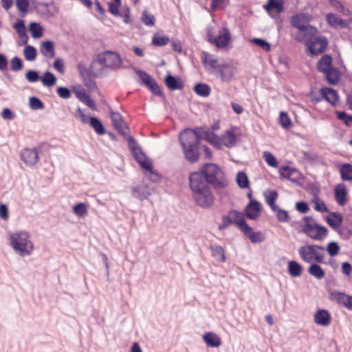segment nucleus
I'll return each instance as SVG.
<instances>
[{
    "label": "nucleus",
    "instance_id": "nucleus-1",
    "mask_svg": "<svg viewBox=\"0 0 352 352\" xmlns=\"http://www.w3.org/2000/svg\"><path fill=\"white\" fill-rule=\"evenodd\" d=\"M189 185L192 199L197 206L208 209L214 205V195L212 188L201 174L191 173Z\"/></svg>",
    "mask_w": 352,
    "mask_h": 352
},
{
    "label": "nucleus",
    "instance_id": "nucleus-2",
    "mask_svg": "<svg viewBox=\"0 0 352 352\" xmlns=\"http://www.w3.org/2000/svg\"><path fill=\"white\" fill-rule=\"evenodd\" d=\"M201 137L192 129L183 131L179 137L184 156L191 163L197 162L199 158V144Z\"/></svg>",
    "mask_w": 352,
    "mask_h": 352
},
{
    "label": "nucleus",
    "instance_id": "nucleus-3",
    "mask_svg": "<svg viewBox=\"0 0 352 352\" xmlns=\"http://www.w3.org/2000/svg\"><path fill=\"white\" fill-rule=\"evenodd\" d=\"M192 173L201 174L209 185H212L216 188H223L228 184L222 169L213 163L206 164L203 165L199 171Z\"/></svg>",
    "mask_w": 352,
    "mask_h": 352
},
{
    "label": "nucleus",
    "instance_id": "nucleus-4",
    "mask_svg": "<svg viewBox=\"0 0 352 352\" xmlns=\"http://www.w3.org/2000/svg\"><path fill=\"white\" fill-rule=\"evenodd\" d=\"M10 245L22 256L30 255L34 249V245L30 240V234L26 231H16L9 234Z\"/></svg>",
    "mask_w": 352,
    "mask_h": 352
},
{
    "label": "nucleus",
    "instance_id": "nucleus-5",
    "mask_svg": "<svg viewBox=\"0 0 352 352\" xmlns=\"http://www.w3.org/2000/svg\"><path fill=\"white\" fill-rule=\"evenodd\" d=\"M302 221V232L308 237L318 241H322L327 238L329 233L327 228L318 224L312 217H304Z\"/></svg>",
    "mask_w": 352,
    "mask_h": 352
},
{
    "label": "nucleus",
    "instance_id": "nucleus-6",
    "mask_svg": "<svg viewBox=\"0 0 352 352\" xmlns=\"http://www.w3.org/2000/svg\"><path fill=\"white\" fill-rule=\"evenodd\" d=\"M300 258L307 263H322L325 256L324 247L318 245H305L298 248Z\"/></svg>",
    "mask_w": 352,
    "mask_h": 352
},
{
    "label": "nucleus",
    "instance_id": "nucleus-7",
    "mask_svg": "<svg viewBox=\"0 0 352 352\" xmlns=\"http://www.w3.org/2000/svg\"><path fill=\"white\" fill-rule=\"evenodd\" d=\"M122 58L116 52L105 51L98 56L95 65H99L102 67L116 70L120 68Z\"/></svg>",
    "mask_w": 352,
    "mask_h": 352
},
{
    "label": "nucleus",
    "instance_id": "nucleus-8",
    "mask_svg": "<svg viewBox=\"0 0 352 352\" xmlns=\"http://www.w3.org/2000/svg\"><path fill=\"white\" fill-rule=\"evenodd\" d=\"M127 140L130 150L131 151L135 160L142 168L152 173L151 161L146 158L135 140L132 137H129Z\"/></svg>",
    "mask_w": 352,
    "mask_h": 352
},
{
    "label": "nucleus",
    "instance_id": "nucleus-9",
    "mask_svg": "<svg viewBox=\"0 0 352 352\" xmlns=\"http://www.w3.org/2000/svg\"><path fill=\"white\" fill-rule=\"evenodd\" d=\"M208 41L217 47H226L230 41V32L228 28L221 29L217 37H214L210 31L208 32Z\"/></svg>",
    "mask_w": 352,
    "mask_h": 352
},
{
    "label": "nucleus",
    "instance_id": "nucleus-10",
    "mask_svg": "<svg viewBox=\"0 0 352 352\" xmlns=\"http://www.w3.org/2000/svg\"><path fill=\"white\" fill-rule=\"evenodd\" d=\"M135 72L141 80L142 83L146 86L151 91L157 96L162 95L160 85L148 73L140 69L136 70Z\"/></svg>",
    "mask_w": 352,
    "mask_h": 352
},
{
    "label": "nucleus",
    "instance_id": "nucleus-11",
    "mask_svg": "<svg viewBox=\"0 0 352 352\" xmlns=\"http://www.w3.org/2000/svg\"><path fill=\"white\" fill-rule=\"evenodd\" d=\"M317 29L313 25H309L300 30L296 33V40L299 43H304L307 45L316 36Z\"/></svg>",
    "mask_w": 352,
    "mask_h": 352
},
{
    "label": "nucleus",
    "instance_id": "nucleus-12",
    "mask_svg": "<svg viewBox=\"0 0 352 352\" xmlns=\"http://www.w3.org/2000/svg\"><path fill=\"white\" fill-rule=\"evenodd\" d=\"M328 41L326 37L320 36L314 38L308 45L309 52L313 55L322 53L327 48Z\"/></svg>",
    "mask_w": 352,
    "mask_h": 352
},
{
    "label": "nucleus",
    "instance_id": "nucleus-13",
    "mask_svg": "<svg viewBox=\"0 0 352 352\" xmlns=\"http://www.w3.org/2000/svg\"><path fill=\"white\" fill-rule=\"evenodd\" d=\"M111 118L113 125L118 131L128 139L129 137L128 135L129 129L124 122L121 115L117 112H112L111 113Z\"/></svg>",
    "mask_w": 352,
    "mask_h": 352
},
{
    "label": "nucleus",
    "instance_id": "nucleus-14",
    "mask_svg": "<svg viewBox=\"0 0 352 352\" xmlns=\"http://www.w3.org/2000/svg\"><path fill=\"white\" fill-rule=\"evenodd\" d=\"M261 204L258 201L251 200L245 207V215L248 219L255 220L261 215Z\"/></svg>",
    "mask_w": 352,
    "mask_h": 352
},
{
    "label": "nucleus",
    "instance_id": "nucleus-15",
    "mask_svg": "<svg viewBox=\"0 0 352 352\" xmlns=\"http://www.w3.org/2000/svg\"><path fill=\"white\" fill-rule=\"evenodd\" d=\"M330 298L337 303L352 310V296H347L344 293L333 292L330 294Z\"/></svg>",
    "mask_w": 352,
    "mask_h": 352
},
{
    "label": "nucleus",
    "instance_id": "nucleus-16",
    "mask_svg": "<svg viewBox=\"0 0 352 352\" xmlns=\"http://www.w3.org/2000/svg\"><path fill=\"white\" fill-rule=\"evenodd\" d=\"M21 160L28 166H33L38 161V155L36 148H24L21 153Z\"/></svg>",
    "mask_w": 352,
    "mask_h": 352
},
{
    "label": "nucleus",
    "instance_id": "nucleus-17",
    "mask_svg": "<svg viewBox=\"0 0 352 352\" xmlns=\"http://www.w3.org/2000/svg\"><path fill=\"white\" fill-rule=\"evenodd\" d=\"M326 19L328 23L335 28H349L350 27L351 23H352V19H349L348 20H343L332 13L327 14Z\"/></svg>",
    "mask_w": 352,
    "mask_h": 352
},
{
    "label": "nucleus",
    "instance_id": "nucleus-18",
    "mask_svg": "<svg viewBox=\"0 0 352 352\" xmlns=\"http://www.w3.org/2000/svg\"><path fill=\"white\" fill-rule=\"evenodd\" d=\"M279 173L282 178L288 179L293 183L298 182L300 179V173L296 168L290 166L280 168Z\"/></svg>",
    "mask_w": 352,
    "mask_h": 352
},
{
    "label": "nucleus",
    "instance_id": "nucleus-19",
    "mask_svg": "<svg viewBox=\"0 0 352 352\" xmlns=\"http://www.w3.org/2000/svg\"><path fill=\"white\" fill-rule=\"evenodd\" d=\"M132 191L133 197L139 199L140 200H144L151 195L152 189L149 188L147 184L143 182L133 187Z\"/></svg>",
    "mask_w": 352,
    "mask_h": 352
},
{
    "label": "nucleus",
    "instance_id": "nucleus-20",
    "mask_svg": "<svg viewBox=\"0 0 352 352\" xmlns=\"http://www.w3.org/2000/svg\"><path fill=\"white\" fill-rule=\"evenodd\" d=\"M309 17L305 14H298L293 16L291 19L292 25L298 30H302L305 27L310 25L309 24Z\"/></svg>",
    "mask_w": 352,
    "mask_h": 352
},
{
    "label": "nucleus",
    "instance_id": "nucleus-21",
    "mask_svg": "<svg viewBox=\"0 0 352 352\" xmlns=\"http://www.w3.org/2000/svg\"><path fill=\"white\" fill-rule=\"evenodd\" d=\"M230 212L233 223L241 231L250 229V226L246 223L244 214L242 212L236 210H231Z\"/></svg>",
    "mask_w": 352,
    "mask_h": 352
},
{
    "label": "nucleus",
    "instance_id": "nucleus-22",
    "mask_svg": "<svg viewBox=\"0 0 352 352\" xmlns=\"http://www.w3.org/2000/svg\"><path fill=\"white\" fill-rule=\"evenodd\" d=\"M314 321L321 326H327L331 322V315L325 309H319L314 316Z\"/></svg>",
    "mask_w": 352,
    "mask_h": 352
},
{
    "label": "nucleus",
    "instance_id": "nucleus-23",
    "mask_svg": "<svg viewBox=\"0 0 352 352\" xmlns=\"http://www.w3.org/2000/svg\"><path fill=\"white\" fill-rule=\"evenodd\" d=\"M335 199L340 206L346 204V189L344 184H338L334 189Z\"/></svg>",
    "mask_w": 352,
    "mask_h": 352
},
{
    "label": "nucleus",
    "instance_id": "nucleus-24",
    "mask_svg": "<svg viewBox=\"0 0 352 352\" xmlns=\"http://www.w3.org/2000/svg\"><path fill=\"white\" fill-rule=\"evenodd\" d=\"M326 221L330 227L334 230H337L342 223L343 217L340 213L331 212L326 217Z\"/></svg>",
    "mask_w": 352,
    "mask_h": 352
},
{
    "label": "nucleus",
    "instance_id": "nucleus-25",
    "mask_svg": "<svg viewBox=\"0 0 352 352\" xmlns=\"http://www.w3.org/2000/svg\"><path fill=\"white\" fill-rule=\"evenodd\" d=\"M332 67V58L327 54L323 55L317 64V69L322 74L327 72Z\"/></svg>",
    "mask_w": 352,
    "mask_h": 352
},
{
    "label": "nucleus",
    "instance_id": "nucleus-26",
    "mask_svg": "<svg viewBox=\"0 0 352 352\" xmlns=\"http://www.w3.org/2000/svg\"><path fill=\"white\" fill-rule=\"evenodd\" d=\"M203 339L209 347H218L221 344L220 337L213 332L205 333Z\"/></svg>",
    "mask_w": 352,
    "mask_h": 352
},
{
    "label": "nucleus",
    "instance_id": "nucleus-27",
    "mask_svg": "<svg viewBox=\"0 0 352 352\" xmlns=\"http://www.w3.org/2000/svg\"><path fill=\"white\" fill-rule=\"evenodd\" d=\"M320 94L323 98L332 104H335L338 100L336 91L332 88H322L320 89Z\"/></svg>",
    "mask_w": 352,
    "mask_h": 352
},
{
    "label": "nucleus",
    "instance_id": "nucleus-28",
    "mask_svg": "<svg viewBox=\"0 0 352 352\" xmlns=\"http://www.w3.org/2000/svg\"><path fill=\"white\" fill-rule=\"evenodd\" d=\"M202 62L208 69H217L221 66L217 58L205 52L202 54Z\"/></svg>",
    "mask_w": 352,
    "mask_h": 352
},
{
    "label": "nucleus",
    "instance_id": "nucleus-29",
    "mask_svg": "<svg viewBox=\"0 0 352 352\" xmlns=\"http://www.w3.org/2000/svg\"><path fill=\"white\" fill-rule=\"evenodd\" d=\"M166 86L170 90H180L183 88L184 84L182 80L179 78L175 77L168 74L165 78Z\"/></svg>",
    "mask_w": 352,
    "mask_h": 352
},
{
    "label": "nucleus",
    "instance_id": "nucleus-30",
    "mask_svg": "<svg viewBox=\"0 0 352 352\" xmlns=\"http://www.w3.org/2000/svg\"><path fill=\"white\" fill-rule=\"evenodd\" d=\"M324 79L330 85H336L340 79V72L338 68L332 67L324 74Z\"/></svg>",
    "mask_w": 352,
    "mask_h": 352
},
{
    "label": "nucleus",
    "instance_id": "nucleus-31",
    "mask_svg": "<svg viewBox=\"0 0 352 352\" xmlns=\"http://www.w3.org/2000/svg\"><path fill=\"white\" fill-rule=\"evenodd\" d=\"M41 53L45 57L52 58L55 56L54 43L51 41L43 42L41 45Z\"/></svg>",
    "mask_w": 352,
    "mask_h": 352
},
{
    "label": "nucleus",
    "instance_id": "nucleus-32",
    "mask_svg": "<svg viewBox=\"0 0 352 352\" xmlns=\"http://www.w3.org/2000/svg\"><path fill=\"white\" fill-rule=\"evenodd\" d=\"M76 97L84 104L89 107L92 109H96V106L95 102L91 99L89 95L86 93L85 89H80L76 91Z\"/></svg>",
    "mask_w": 352,
    "mask_h": 352
},
{
    "label": "nucleus",
    "instance_id": "nucleus-33",
    "mask_svg": "<svg viewBox=\"0 0 352 352\" xmlns=\"http://www.w3.org/2000/svg\"><path fill=\"white\" fill-rule=\"evenodd\" d=\"M14 28L17 32L19 36L22 41L21 45H25L27 43L28 40V36L26 34L25 27L24 21L21 19L19 20L14 25Z\"/></svg>",
    "mask_w": 352,
    "mask_h": 352
},
{
    "label": "nucleus",
    "instance_id": "nucleus-34",
    "mask_svg": "<svg viewBox=\"0 0 352 352\" xmlns=\"http://www.w3.org/2000/svg\"><path fill=\"white\" fill-rule=\"evenodd\" d=\"M310 264L307 269L308 273L318 280L324 278L325 275L324 271L318 263H313Z\"/></svg>",
    "mask_w": 352,
    "mask_h": 352
},
{
    "label": "nucleus",
    "instance_id": "nucleus-35",
    "mask_svg": "<svg viewBox=\"0 0 352 352\" xmlns=\"http://www.w3.org/2000/svg\"><path fill=\"white\" fill-rule=\"evenodd\" d=\"M236 141V137L232 131H227L221 137V142L228 148L233 147Z\"/></svg>",
    "mask_w": 352,
    "mask_h": 352
},
{
    "label": "nucleus",
    "instance_id": "nucleus-36",
    "mask_svg": "<svg viewBox=\"0 0 352 352\" xmlns=\"http://www.w3.org/2000/svg\"><path fill=\"white\" fill-rule=\"evenodd\" d=\"M263 195L265 199L266 203L270 206L271 209H276L277 206L275 204L278 199V193L275 190L265 191Z\"/></svg>",
    "mask_w": 352,
    "mask_h": 352
},
{
    "label": "nucleus",
    "instance_id": "nucleus-37",
    "mask_svg": "<svg viewBox=\"0 0 352 352\" xmlns=\"http://www.w3.org/2000/svg\"><path fill=\"white\" fill-rule=\"evenodd\" d=\"M302 267L295 261H290L288 263V272L292 277H298L301 275Z\"/></svg>",
    "mask_w": 352,
    "mask_h": 352
},
{
    "label": "nucleus",
    "instance_id": "nucleus-38",
    "mask_svg": "<svg viewBox=\"0 0 352 352\" xmlns=\"http://www.w3.org/2000/svg\"><path fill=\"white\" fill-rule=\"evenodd\" d=\"M243 232L249 238L252 243L262 242L264 240L263 235L259 232H253L250 226L248 230H243Z\"/></svg>",
    "mask_w": 352,
    "mask_h": 352
},
{
    "label": "nucleus",
    "instance_id": "nucleus-39",
    "mask_svg": "<svg viewBox=\"0 0 352 352\" xmlns=\"http://www.w3.org/2000/svg\"><path fill=\"white\" fill-rule=\"evenodd\" d=\"M89 124L98 135H104L105 133V129L98 118L90 117Z\"/></svg>",
    "mask_w": 352,
    "mask_h": 352
},
{
    "label": "nucleus",
    "instance_id": "nucleus-40",
    "mask_svg": "<svg viewBox=\"0 0 352 352\" xmlns=\"http://www.w3.org/2000/svg\"><path fill=\"white\" fill-rule=\"evenodd\" d=\"M340 171L342 180H352V164L348 163L342 164L340 167Z\"/></svg>",
    "mask_w": 352,
    "mask_h": 352
},
{
    "label": "nucleus",
    "instance_id": "nucleus-41",
    "mask_svg": "<svg viewBox=\"0 0 352 352\" xmlns=\"http://www.w3.org/2000/svg\"><path fill=\"white\" fill-rule=\"evenodd\" d=\"M43 85L47 87H52L56 83L57 78L54 74L50 72H46L43 76L40 78Z\"/></svg>",
    "mask_w": 352,
    "mask_h": 352
},
{
    "label": "nucleus",
    "instance_id": "nucleus-42",
    "mask_svg": "<svg viewBox=\"0 0 352 352\" xmlns=\"http://www.w3.org/2000/svg\"><path fill=\"white\" fill-rule=\"evenodd\" d=\"M264 8L270 12L272 10H276L278 12L283 11L282 0H268L267 3L264 6Z\"/></svg>",
    "mask_w": 352,
    "mask_h": 352
},
{
    "label": "nucleus",
    "instance_id": "nucleus-43",
    "mask_svg": "<svg viewBox=\"0 0 352 352\" xmlns=\"http://www.w3.org/2000/svg\"><path fill=\"white\" fill-rule=\"evenodd\" d=\"M210 250L212 256L217 258V260L219 261L224 262L226 261V256L224 254L223 249L217 245H214L210 246Z\"/></svg>",
    "mask_w": 352,
    "mask_h": 352
},
{
    "label": "nucleus",
    "instance_id": "nucleus-44",
    "mask_svg": "<svg viewBox=\"0 0 352 352\" xmlns=\"http://www.w3.org/2000/svg\"><path fill=\"white\" fill-rule=\"evenodd\" d=\"M195 92L202 97L209 96L210 93V87L204 83H198L194 87Z\"/></svg>",
    "mask_w": 352,
    "mask_h": 352
},
{
    "label": "nucleus",
    "instance_id": "nucleus-45",
    "mask_svg": "<svg viewBox=\"0 0 352 352\" xmlns=\"http://www.w3.org/2000/svg\"><path fill=\"white\" fill-rule=\"evenodd\" d=\"M74 213L78 217H83L88 213V206L84 203H79L73 207Z\"/></svg>",
    "mask_w": 352,
    "mask_h": 352
},
{
    "label": "nucleus",
    "instance_id": "nucleus-46",
    "mask_svg": "<svg viewBox=\"0 0 352 352\" xmlns=\"http://www.w3.org/2000/svg\"><path fill=\"white\" fill-rule=\"evenodd\" d=\"M29 30L33 38H38L43 36V28L38 23H30Z\"/></svg>",
    "mask_w": 352,
    "mask_h": 352
},
{
    "label": "nucleus",
    "instance_id": "nucleus-47",
    "mask_svg": "<svg viewBox=\"0 0 352 352\" xmlns=\"http://www.w3.org/2000/svg\"><path fill=\"white\" fill-rule=\"evenodd\" d=\"M23 54L28 61H33L36 57V50L34 47L27 45L23 50Z\"/></svg>",
    "mask_w": 352,
    "mask_h": 352
},
{
    "label": "nucleus",
    "instance_id": "nucleus-48",
    "mask_svg": "<svg viewBox=\"0 0 352 352\" xmlns=\"http://www.w3.org/2000/svg\"><path fill=\"white\" fill-rule=\"evenodd\" d=\"M236 182L241 188L249 187L250 183L247 175L244 172H239L236 175Z\"/></svg>",
    "mask_w": 352,
    "mask_h": 352
},
{
    "label": "nucleus",
    "instance_id": "nucleus-49",
    "mask_svg": "<svg viewBox=\"0 0 352 352\" xmlns=\"http://www.w3.org/2000/svg\"><path fill=\"white\" fill-rule=\"evenodd\" d=\"M276 214L277 219L280 222H287L289 219V214L287 210L280 209L278 206L272 210Z\"/></svg>",
    "mask_w": 352,
    "mask_h": 352
},
{
    "label": "nucleus",
    "instance_id": "nucleus-50",
    "mask_svg": "<svg viewBox=\"0 0 352 352\" xmlns=\"http://www.w3.org/2000/svg\"><path fill=\"white\" fill-rule=\"evenodd\" d=\"M263 157L267 164L272 167L276 168L278 166V162L276 157L268 151H264L263 153Z\"/></svg>",
    "mask_w": 352,
    "mask_h": 352
},
{
    "label": "nucleus",
    "instance_id": "nucleus-51",
    "mask_svg": "<svg viewBox=\"0 0 352 352\" xmlns=\"http://www.w3.org/2000/svg\"><path fill=\"white\" fill-rule=\"evenodd\" d=\"M340 248L338 243L331 241L327 244V251L331 256H335L339 254Z\"/></svg>",
    "mask_w": 352,
    "mask_h": 352
},
{
    "label": "nucleus",
    "instance_id": "nucleus-52",
    "mask_svg": "<svg viewBox=\"0 0 352 352\" xmlns=\"http://www.w3.org/2000/svg\"><path fill=\"white\" fill-rule=\"evenodd\" d=\"M251 42L253 43L254 44L259 46L265 52H269L271 50L270 43L262 38H254L251 40Z\"/></svg>",
    "mask_w": 352,
    "mask_h": 352
},
{
    "label": "nucleus",
    "instance_id": "nucleus-53",
    "mask_svg": "<svg viewBox=\"0 0 352 352\" xmlns=\"http://www.w3.org/2000/svg\"><path fill=\"white\" fill-rule=\"evenodd\" d=\"M313 203L314 204V209L320 212H327L329 211L327 206L326 204L321 201L318 197H315L313 199Z\"/></svg>",
    "mask_w": 352,
    "mask_h": 352
},
{
    "label": "nucleus",
    "instance_id": "nucleus-54",
    "mask_svg": "<svg viewBox=\"0 0 352 352\" xmlns=\"http://www.w3.org/2000/svg\"><path fill=\"white\" fill-rule=\"evenodd\" d=\"M29 105L30 107L33 110L42 109L44 108V104L43 102L36 97L30 98Z\"/></svg>",
    "mask_w": 352,
    "mask_h": 352
},
{
    "label": "nucleus",
    "instance_id": "nucleus-55",
    "mask_svg": "<svg viewBox=\"0 0 352 352\" xmlns=\"http://www.w3.org/2000/svg\"><path fill=\"white\" fill-rule=\"evenodd\" d=\"M169 42V38L166 36L154 35L153 37V43L157 46H163Z\"/></svg>",
    "mask_w": 352,
    "mask_h": 352
},
{
    "label": "nucleus",
    "instance_id": "nucleus-56",
    "mask_svg": "<svg viewBox=\"0 0 352 352\" xmlns=\"http://www.w3.org/2000/svg\"><path fill=\"white\" fill-rule=\"evenodd\" d=\"M142 21L148 26H152L155 24V17L152 14H149L146 11L142 13L141 17Z\"/></svg>",
    "mask_w": 352,
    "mask_h": 352
},
{
    "label": "nucleus",
    "instance_id": "nucleus-57",
    "mask_svg": "<svg viewBox=\"0 0 352 352\" xmlns=\"http://www.w3.org/2000/svg\"><path fill=\"white\" fill-rule=\"evenodd\" d=\"M23 63L22 60L18 57H14L10 60V69L13 72H17L21 70L23 68Z\"/></svg>",
    "mask_w": 352,
    "mask_h": 352
},
{
    "label": "nucleus",
    "instance_id": "nucleus-58",
    "mask_svg": "<svg viewBox=\"0 0 352 352\" xmlns=\"http://www.w3.org/2000/svg\"><path fill=\"white\" fill-rule=\"evenodd\" d=\"M232 223H234L233 221L232 220L230 212H229L227 215H224L222 217V222L219 226V229L220 230H224L228 228Z\"/></svg>",
    "mask_w": 352,
    "mask_h": 352
},
{
    "label": "nucleus",
    "instance_id": "nucleus-59",
    "mask_svg": "<svg viewBox=\"0 0 352 352\" xmlns=\"http://www.w3.org/2000/svg\"><path fill=\"white\" fill-rule=\"evenodd\" d=\"M280 124L285 129H287L291 125V120L287 113L281 112L279 116Z\"/></svg>",
    "mask_w": 352,
    "mask_h": 352
},
{
    "label": "nucleus",
    "instance_id": "nucleus-60",
    "mask_svg": "<svg viewBox=\"0 0 352 352\" xmlns=\"http://www.w3.org/2000/svg\"><path fill=\"white\" fill-rule=\"evenodd\" d=\"M204 139L214 145L219 144V138L213 132L211 131L205 132Z\"/></svg>",
    "mask_w": 352,
    "mask_h": 352
},
{
    "label": "nucleus",
    "instance_id": "nucleus-61",
    "mask_svg": "<svg viewBox=\"0 0 352 352\" xmlns=\"http://www.w3.org/2000/svg\"><path fill=\"white\" fill-rule=\"evenodd\" d=\"M336 114L337 118L342 120L345 124L349 126L352 123V116H349L344 111H337Z\"/></svg>",
    "mask_w": 352,
    "mask_h": 352
},
{
    "label": "nucleus",
    "instance_id": "nucleus-62",
    "mask_svg": "<svg viewBox=\"0 0 352 352\" xmlns=\"http://www.w3.org/2000/svg\"><path fill=\"white\" fill-rule=\"evenodd\" d=\"M58 96L63 99H68L71 97V91L65 87H59L56 89Z\"/></svg>",
    "mask_w": 352,
    "mask_h": 352
},
{
    "label": "nucleus",
    "instance_id": "nucleus-63",
    "mask_svg": "<svg viewBox=\"0 0 352 352\" xmlns=\"http://www.w3.org/2000/svg\"><path fill=\"white\" fill-rule=\"evenodd\" d=\"M16 6L21 12H26L29 6L28 0H16Z\"/></svg>",
    "mask_w": 352,
    "mask_h": 352
},
{
    "label": "nucleus",
    "instance_id": "nucleus-64",
    "mask_svg": "<svg viewBox=\"0 0 352 352\" xmlns=\"http://www.w3.org/2000/svg\"><path fill=\"white\" fill-rule=\"evenodd\" d=\"M26 79L30 82H36L40 79L38 72L34 70H29L25 74Z\"/></svg>",
    "mask_w": 352,
    "mask_h": 352
}]
</instances>
